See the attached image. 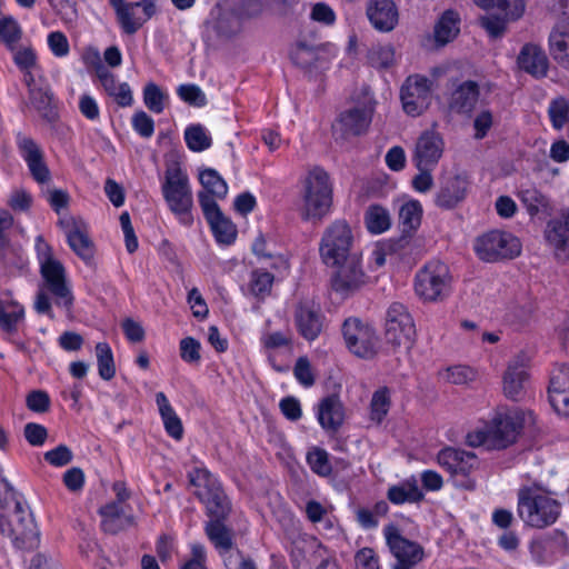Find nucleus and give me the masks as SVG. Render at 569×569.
I'll return each mask as SVG.
<instances>
[{
    "mask_svg": "<svg viewBox=\"0 0 569 569\" xmlns=\"http://www.w3.org/2000/svg\"><path fill=\"white\" fill-rule=\"evenodd\" d=\"M0 531L18 549L30 550L39 543V531L31 512L12 493L0 507Z\"/></svg>",
    "mask_w": 569,
    "mask_h": 569,
    "instance_id": "nucleus-1",
    "label": "nucleus"
},
{
    "mask_svg": "<svg viewBox=\"0 0 569 569\" xmlns=\"http://www.w3.org/2000/svg\"><path fill=\"white\" fill-rule=\"evenodd\" d=\"M523 417L519 411L497 415L489 425L467 435L470 447L485 446L489 450H501L516 441L522 428Z\"/></svg>",
    "mask_w": 569,
    "mask_h": 569,
    "instance_id": "nucleus-2",
    "label": "nucleus"
},
{
    "mask_svg": "<svg viewBox=\"0 0 569 569\" xmlns=\"http://www.w3.org/2000/svg\"><path fill=\"white\" fill-rule=\"evenodd\" d=\"M301 217L321 221L332 204V186L329 174L319 167L311 169L303 182Z\"/></svg>",
    "mask_w": 569,
    "mask_h": 569,
    "instance_id": "nucleus-3",
    "label": "nucleus"
},
{
    "mask_svg": "<svg viewBox=\"0 0 569 569\" xmlns=\"http://www.w3.org/2000/svg\"><path fill=\"white\" fill-rule=\"evenodd\" d=\"M518 515L527 526L541 529L556 522L560 505L538 490L526 488L518 493Z\"/></svg>",
    "mask_w": 569,
    "mask_h": 569,
    "instance_id": "nucleus-4",
    "label": "nucleus"
},
{
    "mask_svg": "<svg viewBox=\"0 0 569 569\" xmlns=\"http://www.w3.org/2000/svg\"><path fill=\"white\" fill-rule=\"evenodd\" d=\"M162 193L170 210L179 218L180 222L190 226L193 221L191 209L193 206L192 192L189 179L182 172L179 163L168 166Z\"/></svg>",
    "mask_w": 569,
    "mask_h": 569,
    "instance_id": "nucleus-5",
    "label": "nucleus"
},
{
    "mask_svg": "<svg viewBox=\"0 0 569 569\" xmlns=\"http://www.w3.org/2000/svg\"><path fill=\"white\" fill-rule=\"evenodd\" d=\"M356 252L351 228L345 220H336L325 229L319 244V253L326 266L337 264L343 258Z\"/></svg>",
    "mask_w": 569,
    "mask_h": 569,
    "instance_id": "nucleus-6",
    "label": "nucleus"
},
{
    "mask_svg": "<svg viewBox=\"0 0 569 569\" xmlns=\"http://www.w3.org/2000/svg\"><path fill=\"white\" fill-rule=\"evenodd\" d=\"M475 251L482 261L496 262L518 257L521 243L509 232L492 230L476 239Z\"/></svg>",
    "mask_w": 569,
    "mask_h": 569,
    "instance_id": "nucleus-7",
    "label": "nucleus"
},
{
    "mask_svg": "<svg viewBox=\"0 0 569 569\" xmlns=\"http://www.w3.org/2000/svg\"><path fill=\"white\" fill-rule=\"evenodd\" d=\"M416 339V326L408 309L393 302L387 310L386 340L395 348L410 350Z\"/></svg>",
    "mask_w": 569,
    "mask_h": 569,
    "instance_id": "nucleus-8",
    "label": "nucleus"
},
{
    "mask_svg": "<svg viewBox=\"0 0 569 569\" xmlns=\"http://www.w3.org/2000/svg\"><path fill=\"white\" fill-rule=\"evenodd\" d=\"M449 269L440 261L427 263L416 276L415 291L425 301L443 299L449 291Z\"/></svg>",
    "mask_w": 569,
    "mask_h": 569,
    "instance_id": "nucleus-9",
    "label": "nucleus"
},
{
    "mask_svg": "<svg viewBox=\"0 0 569 569\" xmlns=\"http://www.w3.org/2000/svg\"><path fill=\"white\" fill-rule=\"evenodd\" d=\"M328 267L336 268L332 288L342 296L353 293L367 282L368 277L361 266L360 252L352 253L337 264H328Z\"/></svg>",
    "mask_w": 569,
    "mask_h": 569,
    "instance_id": "nucleus-10",
    "label": "nucleus"
},
{
    "mask_svg": "<svg viewBox=\"0 0 569 569\" xmlns=\"http://www.w3.org/2000/svg\"><path fill=\"white\" fill-rule=\"evenodd\" d=\"M432 82L423 76H409L400 90L403 111L411 117L423 113L431 102Z\"/></svg>",
    "mask_w": 569,
    "mask_h": 569,
    "instance_id": "nucleus-11",
    "label": "nucleus"
},
{
    "mask_svg": "<svg viewBox=\"0 0 569 569\" xmlns=\"http://www.w3.org/2000/svg\"><path fill=\"white\" fill-rule=\"evenodd\" d=\"M373 106L362 102L342 111L332 124L333 134L342 140L363 134L372 120Z\"/></svg>",
    "mask_w": 569,
    "mask_h": 569,
    "instance_id": "nucleus-12",
    "label": "nucleus"
},
{
    "mask_svg": "<svg viewBox=\"0 0 569 569\" xmlns=\"http://www.w3.org/2000/svg\"><path fill=\"white\" fill-rule=\"evenodd\" d=\"M47 250L46 260L41 262V274L50 293L54 297L56 305L67 308L72 306L73 297L66 283L64 268L62 263L52 258L51 248L43 243Z\"/></svg>",
    "mask_w": 569,
    "mask_h": 569,
    "instance_id": "nucleus-13",
    "label": "nucleus"
},
{
    "mask_svg": "<svg viewBox=\"0 0 569 569\" xmlns=\"http://www.w3.org/2000/svg\"><path fill=\"white\" fill-rule=\"evenodd\" d=\"M342 335L348 349L358 357L368 358L375 353L377 337L371 327L357 318L347 319L342 326Z\"/></svg>",
    "mask_w": 569,
    "mask_h": 569,
    "instance_id": "nucleus-14",
    "label": "nucleus"
},
{
    "mask_svg": "<svg viewBox=\"0 0 569 569\" xmlns=\"http://www.w3.org/2000/svg\"><path fill=\"white\" fill-rule=\"evenodd\" d=\"M385 533L388 546L397 559L393 569H412L423 559V548L419 543L402 537L396 527H387Z\"/></svg>",
    "mask_w": 569,
    "mask_h": 569,
    "instance_id": "nucleus-15",
    "label": "nucleus"
},
{
    "mask_svg": "<svg viewBox=\"0 0 569 569\" xmlns=\"http://www.w3.org/2000/svg\"><path fill=\"white\" fill-rule=\"evenodd\" d=\"M58 224L63 230L68 243L74 253L86 263H90L94 256V244L88 234L83 220L66 216L59 219Z\"/></svg>",
    "mask_w": 569,
    "mask_h": 569,
    "instance_id": "nucleus-16",
    "label": "nucleus"
},
{
    "mask_svg": "<svg viewBox=\"0 0 569 569\" xmlns=\"http://www.w3.org/2000/svg\"><path fill=\"white\" fill-rule=\"evenodd\" d=\"M200 207L218 242L230 244L237 236L236 226L223 216L218 203L204 192L198 193Z\"/></svg>",
    "mask_w": 569,
    "mask_h": 569,
    "instance_id": "nucleus-17",
    "label": "nucleus"
},
{
    "mask_svg": "<svg viewBox=\"0 0 569 569\" xmlns=\"http://www.w3.org/2000/svg\"><path fill=\"white\" fill-rule=\"evenodd\" d=\"M445 142L435 130L423 131L416 142L412 160L417 168H433L443 153Z\"/></svg>",
    "mask_w": 569,
    "mask_h": 569,
    "instance_id": "nucleus-18",
    "label": "nucleus"
},
{
    "mask_svg": "<svg viewBox=\"0 0 569 569\" xmlns=\"http://www.w3.org/2000/svg\"><path fill=\"white\" fill-rule=\"evenodd\" d=\"M295 322L299 333L307 340H315L323 328V317L318 306L311 301L300 302L295 311Z\"/></svg>",
    "mask_w": 569,
    "mask_h": 569,
    "instance_id": "nucleus-19",
    "label": "nucleus"
},
{
    "mask_svg": "<svg viewBox=\"0 0 569 569\" xmlns=\"http://www.w3.org/2000/svg\"><path fill=\"white\" fill-rule=\"evenodd\" d=\"M18 148L26 160L32 178L39 183L50 180V171L44 163L43 153L33 139L18 136Z\"/></svg>",
    "mask_w": 569,
    "mask_h": 569,
    "instance_id": "nucleus-20",
    "label": "nucleus"
},
{
    "mask_svg": "<svg viewBox=\"0 0 569 569\" xmlns=\"http://www.w3.org/2000/svg\"><path fill=\"white\" fill-rule=\"evenodd\" d=\"M545 238L559 260L569 259V210L547 223Z\"/></svg>",
    "mask_w": 569,
    "mask_h": 569,
    "instance_id": "nucleus-21",
    "label": "nucleus"
},
{
    "mask_svg": "<svg viewBox=\"0 0 569 569\" xmlns=\"http://www.w3.org/2000/svg\"><path fill=\"white\" fill-rule=\"evenodd\" d=\"M518 68L532 76L536 79H540L547 76L549 69V60L545 50L535 43H526L518 57Z\"/></svg>",
    "mask_w": 569,
    "mask_h": 569,
    "instance_id": "nucleus-22",
    "label": "nucleus"
},
{
    "mask_svg": "<svg viewBox=\"0 0 569 569\" xmlns=\"http://www.w3.org/2000/svg\"><path fill=\"white\" fill-rule=\"evenodd\" d=\"M549 401L555 411L569 417V367L561 366L551 377L548 388Z\"/></svg>",
    "mask_w": 569,
    "mask_h": 569,
    "instance_id": "nucleus-23",
    "label": "nucleus"
},
{
    "mask_svg": "<svg viewBox=\"0 0 569 569\" xmlns=\"http://www.w3.org/2000/svg\"><path fill=\"white\" fill-rule=\"evenodd\" d=\"M438 462L451 475L468 476L479 467L478 458L473 452L455 448H446L438 455Z\"/></svg>",
    "mask_w": 569,
    "mask_h": 569,
    "instance_id": "nucleus-24",
    "label": "nucleus"
},
{
    "mask_svg": "<svg viewBox=\"0 0 569 569\" xmlns=\"http://www.w3.org/2000/svg\"><path fill=\"white\" fill-rule=\"evenodd\" d=\"M367 16L379 31H391L398 23V10L391 0H371L367 6Z\"/></svg>",
    "mask_w": 569,
    "mask_h": 569,
    "instance_id": "nucleus-25",
    "label": "nucleus"
},
{
    "mask_svg": "<svg viewBox=\"0 0 569 569\" xmlns=\"http://www.w3.org/2000/svg\"><path fill=\"white\" fill-rule=\"evenodd\" d=\"M345 420L342 402L337 396L326 397L318 405V421L328 432H336Z\"/></svg>",
    "mask_w": 569,
    "mask_h": 569,
    "instance_id": "nucleus-26",
    "label": "nucleus"
},
{
    "mask_svg": "<svg viewBox=\"0 0 569 569\" xmlns=\"http://www.w3.org/2000/svg\"><path fill=\"white\" fill-rule=\"evenodd\" d=\"M468 186V180L462 176L448 179L436 197V204L443 209L456 207L466 198Z\"/></svg>",
    "mask_w": 569,
    "mask_h": 569,
    "instance_id": "nucleus-27",
    "label": "nucleus"
},
{
    "mask_svg": "<svg viewBox=\"0 0 569 569\" xmlns=\"http://www.w3.org/2000/svg\"><path fill=\"white\" fill-rule=\"evenodd\" d=\"M96 73L107 94L112 97L120 107L132 104L133 98L128 83H118L116 76L101 64L98 66Z\"/></svg>",
    "mask_w": 569,
    "mask_h": 569,
    "instance_id": "nucleus-28",
    "label": "nucleus"
},
{
    "mask_svg": "<svg viewBox=\"0 0 569 569\" xmlns=\"http://www.w3.org/2000/svg\"><path fill=\"white\" fill-rule=\"evenodd\" d=\"M479 98V86L468 80L460 83L449 99V108L458 113H469L475 108Z\"/></svg>",
    "mask_w": 569,
    "mask_h": 569,
    "instance_id": "nucleus-29",
    "label": "nucleus"
},
{
    "mask_svg": "<svg viewBox=\"0 0 569 569\" xmlns=\"http://www.w3.org/2000/svg\"><path fill=\"white\" fill-rule=\"evenodd\" d=\"M102 517L101 526L104 532L118 533L132 523V518L127 516L118 502H110L100 509Z\"/></svg>",
    "mask_w": 569,
    "mask_h": 569,
    "instance_id": "nucleus-30",
    "label": "nucleus"
},
{
    "mask_svg": "<svg viewBox=\"0 0 569 569\" xmlns=\"http://www.w3.org/2000/svg\"><path fill=\"white\" fill-rule=\"evenodd\" d=\"M549 42L553 59L569 69V21L561 22L553 29Z\"/></svg>",
    "mask_w": 569,
    "mask_h": 569,
    "instance_id": "nucleus-31",
    "label": "nucleus"
},
{
    "mask_svg": "<svg viewBox=\"0 0 569 569\" xmlns=\"http://www.w3.org/2000/svg\"><path fill=\"white\" fill-rule=\"evenodd\" d=\"M156 403L167 433L173 439L180 440L183 436V426L167 396L161 391L158 392L156 395Z\"/></svg>",
    "mask_w": 569,
    "mask_h": 569,
    "instance_id": "nucleus-32",
    "label": "nucleus"
},
{
    "mask_svg": "<svg viewBox=\"0 0 569 569\" xmlns=\"http://www.w3.org/2000/svg\"><path fill=\"white\" fill-rule=\"evenodd\" d=\"M528 375L517 361L510 363L503 375V392L512 400H519Z\"/></svg>",
    "mask_w": 569,
    "mask_h": 569,
    "instance_id": "nucleus-33",
    "label": "nucleus"
},
{
    "mask_svg": "<svg viewBox=\"0 0 569 569\" xmlns=\"http://www.w3.org/2000/svg\"><path fill=\"white\" fill-rule=\"evenodd\" d=\"M24 317V309L17 301L10 299H0V329L8 333H13L18 329V323Z\"/></svg>",
    "mask_w": 569,
    "mask_h": 569,
    "instance_id": "nucleus-34",
    "label": "nucleus"
},
{
    "mask_svg": "<svg viewBox=\"0 0 569 569\" xmlns=\"http://www.w3.org/2000/svg\"><path fill=\"white\" fill-rule=\"evenodd\" d=\"M459 23L460 18L456 11H445L435 27V39L437 43L445 46L452 41L460 31Z\"/></svg>",
    "mask_w": 569,
    "mask_h": 569,
    "instance_id": "nucleus-35",
    "label": "nucleus"
},
{
    "mask_svg": "<svg viewBox=\"0 0 569 569\" xmlns=\"http://www.w3.org/2000/svg\"><path fill=\"white\" fill-rule=\"evenodd\" d=\"M188 477L190 485L196 488L194 495L200 500L221 489L218 480L207 469L196 468Z\"/></svg>",
    "mask_w": 569,
    "mask_h": 569,
    "instance_id": "nucleus-36",
    "label": "nucleus"
},
{
    "mask_svg": "<svg viewBox=\"0 0 569 569\" xmlns=\"http://www.w3.org/2000/svg\"><path fill=\"white\" fill-rule=\"evenodd\" d=\"M199 181L203 187L201 192L207 193L213 200L226 198L228 193L227 182L214 169L207 168L201 170Z\"/></svg>",
    "mask_w": 569,
    "mask_h": 569,
    "instance_id": "nucleus-37",
    "label": "nucleus"
},
{
    "mask_svg": "<svg viewBox=\"0 0 569 569\" xmlns=\"http://www.w3.org/2000/svg\"><path fill=\"white\" fill-rule=\"evenodd\" d=\"M519 196L530 216H549L551 213V206L549 199L538 189H522Z\"/></svg>",
    "mask_w": 569,
    "mask_h": 569,
    "instance_id": "nucleus-38",
    "label": "nucleus"
},
{
    "mask_svg": "<svg viewBox=\"0 0 569 569\" xmlns=\"http://www.w3.org/2000/svg\"><path fill=\"white\" fill-rule=\"evenodd\" d=\"M423 497L416 480H407L388 490V499L396 505L417 502Z\"/></svg>",
    "mask_w": 569,
    "mask_h": 569,
    "instance_id": "nucleus-39",
    "label": "nucleus"
},
{
    "mask_svg": "<svg viewBox=\"0 0 569 569\" xmlns=\"http://www.w3.org/2000/svg\"><path fill=\"white\" fill-rule=\"evenodd\" d=\"M210 23L218 36L223 38H231L241 30L240 18L230 11L218 10Z\"/></svg>",
    "mask_w": 569,
    "mask_h": 569,
    "instance_id": "nucleus-40",
    "label": "nucleus"
},
{
    "mask_svg": "<svg viewBox=\"0 0 569 569\" xmlns=\"http://www.w3.org/2000/svg\"><path fill=\"white\" fill-rule=\"evenodd\" d=\"M206 533L216 548L229 551L232 548V532L221 520H211L206 525Z\"/></svg>",
    "mask_w": 569,
    "mask_h": 569,
    "instance_id": "nucleus-41",
    "label": "nucleus"
},
{
    "mask_svg": "<svg viewBox=\"0 0 569 569\" xmlns=\"http://www.w3.org/2000/svg\"><path fill=\"white\" fill-rule=\"evenodd\" d=\"M422 207L417 200H411L401 206L399 221L403 232H411L418 229L421 223Z\"/></svg>",
    "mask_w": 569,
    "mask_h": 569,
    "instance_id": "nucleus-42",
    "label": "nucleus"
},
{
    "mask_svg": "<svg viewBox=\"0 0 569 569\" xmlns=\"http://www.w3.org/2000/svg\"><path fill=\"white\" fill-rule=\"evenodd\" d=\"M22 38V29L18 21L10 16L0 17V42L13 51Z\"/></svg>",
    "mask_w": 569,
    "mask_h": 569,
    "instance_id": "nucleus-43",
    "label": "nucleus"
},
{
    "mask_svg": "<svg viewBox=\"0 0 569 569\" xmlns=\"http://www.w3.org/2000/svg\"><path fill=\"white\" fill-rule=\"evenodd\" d=\"M94 351L99 376L106 381L111 380L116 375V366L110 346L107 342H98Z\"/></svg>",
    "mask_w": 569,
    "mask_h": 569,
    "instance_id": "nucleus-44",
    "label": "nucleus"
},
{
    "mask_svg": "<svg viewBox=\"0 0 569 569\" xmlns=\"http://www.w3.org/2000/svg\"><path fill=\"white\" fill-rule=\"evenodd\" d=\"M365 221L371 233H381L390 227V214L381 206H370L366 211Z\"/></svg>",
    "mask_w": 569,
    "mask_h": 569,
    "instance_id": "nucleus-45",
    "label": "nucleus"
},
{
    "mask_svg": "<svg viewBox=\"0 0 569 569\" xmlns=\"http://www.w3.org/2000/svg\"><path fill=\"white\" fill-rule=\"evenodd\" d=\"M184 140L188 148L194 152H201L211 146V137L201 124H191L184 131Z\"/></svg>",
    "mask_w": 569,
    "mask_h": 569,
    "instance_id": "nucleus-46",
    "label": "nucleus"
},
{
    "mask_svg": "<svg viewBox=\"0 0 569 569\" xmlns=\"http://www.w3.org/2000/svg\"><path fill=\"white\" fill-rule=\"evenodd\" d=\"M201 501L206 505L207 512L211 518H213L212 520H222L230 511L229 501L222 489L201 499Z\"/></svg>",
    "mask_w": 569,
    "mask_h": 569,
    "instance_id": "nucleus-47",
    "label": "nucleus"
},
{
    "mask_svg": "<svg viewBox=\"0 0 569 569\" xmlns=\"http://www.w3.org/2000/svg\"><path fill=\"white\" fill-rule=\"evenodd\" d=\"M117 13L123 31L128 34L137 32L144 23L134 3L118 8Z\"/></svg>",
    "mask_w": 569,
    "mask_h": 569,
    "instance_id": "nucleus-48",
    "label": "nucleus"
},
{
    "mask_svg": "<svg viewBox=\"0 0 569 569\" xmlns=\"http://www.w3.org/2000/svg\"><path fill=\"white\" fill-rule=\"evenodd\" d=\"M442 380L452 385H468L476 380L477 372L467 366H452L439 372Z\"/></svg>",
    "mask_w": 569,
    "mask_h": 569,
    "instance_id": "nucleus-49",
    "label": "nucleus"
},
{
    "mask_svg": "<svg viewBox=\"0 0 569 569\" xmlns=\"http://www.w3.org/2000/svg\"><path fill=\"white\" fill-rule=\"evenodd\" d=\"M368 62L377 69H387L395 62V50L390 44L372 46L367 54Z\"/></svg>",
    "mask_w": 569,
    "mask_h": 569,
    "instance_id": "nucleus-50",
    "label": "nucleus"
},
{
    "mask_svg": "<svg viewBox=\"0 0 569 569\" xmlns=\"http://www.w3.org/2000/svg\"><path fill=\"white\" fill-rule=\"evenodd\" d=\"M273 279V274L268 271L253 270L249 283L250 292L259 299H264L271 292Z\"/></svg>",
    "mask_w": 569,
    "mask_h": 569,
    "instance_id": "nucleus-51",
    "label": "nucleus"
},
{
    "mask_svg": "<svg viewBox=\"0 0 569 569\" xmlns=\"http://www.w3.org/2000/svg\"><path fill=\"white\" fill-rule=\"evenodd\" d=\"M548 114L555 129H562L569 121V101L563 97H557L549 103Z\"/></svg>",
    "mask_w": 569,
    "mask_h": 569,
    "instance_id": "nucleus-52",
    "label": "nucleus"
},
{
    "mask_svg": "<svg viewBox=\"0 0 569 569\" xmlns=\"http://www.w3.org/2000/svg\"><path fill=\"white\" fill-rule=\"evenodd\" d=\"M390 408V397L389 390L385 388H380L373 392L372 399L370 402V418L371 420L380 423L382 419L387 416Z\"/></svg>",
    "mask_w": 569,
    "mask_h": 569,
    "instance_id": "nucleus-53",
    "label": "nucleus"
},
{
    "mask_svg": "<svg viewBox=\"0 0 569 569\" xmlns=\"http://www.w3.org/2000/svg\"><path fill=\"white\" fill-rule=\"evenodd\" d=\"M290 58L296 66L309 70L317 62L318 54L312 47H309L303 42H299L291 51Z\"/></svg>",
    "mask_w": 569,
    "mask_h": 569,
    "instance_id": "nucleus-54",
    "label": "nucleus"
},
{
    "mask_svg": "<svg viewBox=\"0 0 569 569\" xmlns=\"http://www.w3.org/2000/svg\"><path fill=\"white\" fill-rule=\"evenodd\" d=\"M483 7L497 6L505 12L506 19H518L525 11L523 0H478Z\"/></svg>",
    "mask_w": 569,
    "mask_h": 569,
    "instance_id": "nucleus-55",
    "label": "nucleus"
},
{
    "mask_svg": "<svg viewBox=\"0 0 569 569\" xmlns=\"http://www.w3.org/2000/svg\"><path fill=\"white\" fill-rule=\"evenodd\" d=\"M166 96L161 89L153 82L148 83L143 90V101L147 108L154 112L161 113L163 111V100Z\"/></svg>",
    "mask_w": 569,
    "mask_h": 569,
    "instance_id": "nucleus-56",
    "label": "nucleus"
},
{
    "mask_svg": "<svg viewBox=\"0 0 569 569\" xmlns=\"http://www.w3.org/2000/svg\"><path fill=\"white\" fill-rule=\"evenodd\" d=\"M307 461L311 470L319 476L325 477L331 473V465L329 462L328 453L326 450L315 448L308 453Z\"/></svg>",
    "mask_w": 569,
    "mask_h": 569,
    "instance_id": "nucleus-57",
    "label": "nucleus"
},
{
    "mask_svg": "<svg viewBox=\"0 0 569 569\" xmlns=\"http://www.w3.org/2000/svg\"><path fill=\"white\" fill-rule=\"evenodd\" d=\"M50 397L44 390H32L26 397V406L37 413H44L50 409Z\"/></svg>",
    "mask_w": 569,
    "mask_h": 569,
    "instance_id": "nucleus-58",
    "label": "nucleus"
},
{
    "mask_svg": "<svg viewBox=\"0 0 569 569\" xmlns=\"http://www.w3.org/2000/svg\"><path fill=\"white\" fill-rule=\"evenodd\" d=\"M180 357L187 363H199L201 359L200 349L201 345L192 337L183 338L180 341Z\"/></svg>",
    "mask_w": 569,
    "mask_h": 569,
    "instance_id": "nucleus-59",
    "label": "nucleus"
},
{
    "mask_svg": "<svg viewBox=\"0 0 569 569\" xmlns=\"http://www.w3.org/2000/svg\"><path fill=\"white\" fill-rule=\"evenodd\" d=\"M177 92L178 96L189 104L202 107L207 102L204 93L196 84H181Z\"/></svg>",
    "mask_w": 569,
    "mask_h": 569,
    "instance_id": "nucleus-60",
    "label": "nucleus"
},
{
    "mask_svg": "<svg viewBox=\"0 0 569 569\" xmlns=\"http://www.w3.org/2000/svg\"><path fill=\"white\" fill-rule=\"evenodd\" d=\"M44 460L54 467H63L72 461L73 453L66 445H59L57 448L44 452Z\"/></svg>",
    "mask_w": 569,
    "mask_h": 569,
    "instance_id": "nucleus-61",
    "label": "nucleus"
},
{
    "mask_svg": "<svg viewBox=\"0 0 569 569\" xmlns=\"http://www.w3.org/2000/svg\"><path fill=\"white\" fill-rule=\"evenodd\" d=\"M23 436L31 446L39 447L46 442L48 430L40 423L29 422L23 428Z\"/></svg>",
    "mask_w": 569,
    "mask_h": 569,
    "instance_id": "nucleus-62",
    "label": "nucleus"
},
{
    "mask_svg": "<svg viewBox=\"0 0 569 569\" xmlns=\"http://www.w3.org/2000/svg\"><path fill=\"white\" fill-rule=\"evenodd\" d=\"M62 481L69 491H81L84 485V473L81 468L72 467L63 473Z\"/></svg>",
    "mask_w": 569,
    "mask_h": 569,
    "instance_id": "nucleus-63",
    "label": "nucleus"
},
{
    "mask_svg": "<svg viewBox=\"0 0 569 569\" xmlns=\"http://www.w3.org/2000/svg\"><path fill=\"white\" fill-rule=\"evenodd\" d=\"M357 569H380L378 559L371 548H362L355 556Z\"/></svg>",
    "mask_w": 569,
    "mask_h": 569,
    "instance_id": "nucleus-64",
    "label": "nucleus"
}]
</instances>
